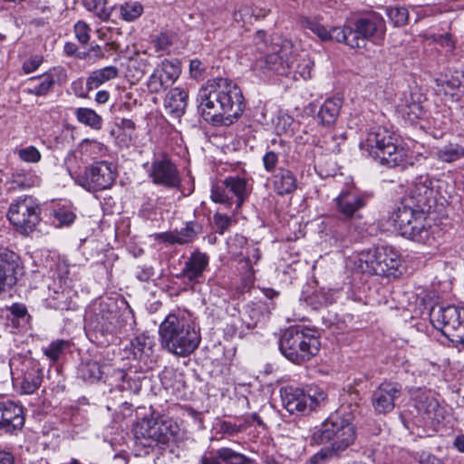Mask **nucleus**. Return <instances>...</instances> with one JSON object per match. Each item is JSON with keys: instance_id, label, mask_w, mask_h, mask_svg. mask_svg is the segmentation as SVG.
Masks as SVG:
<instances>
[{"instance_id": "nucleus-1", "label": "nucleus", "mask_w": 464, "mask_h": 464, "mask_svg": "<svg viewBox=\"0 0 464 464\" xmlns=\"http://www.w3.org/2000/svg\"><path fill=\"white\" fill-rule=\"evenodd\" d=\"M198 113L206 121L230 124L244 111V97L239 87L226 78L208 80L197 94Z\"/></svg>"}, {"instance_id": "nucleus-2", "label": "nucleus", "mask_w": 464, "mask_h": 464, "mask_svg": "<svg viewBox=\"0 0 464 464\" xmlns=\"http://www.w3.org/2000/svg\"><path fill=\"white\" fill-rule=\"evenodd\" d=\"M159 335L161 346L179 357L193 353L201 342L195 317L185 310L169 314L160 324Z\"/></svg>"}, {"instance_id": "nucleus-3", "label": "nucleus", "mask_w": 464, "mask_h": 464, "mask_svg": "<svg viewBox=\"0 0 464 464\" xmlns=\"http://www.w3.org/2000/svg\"><path fill=\"white\" fill-rule=\"evenodd\" d=\"M355 440V427L350 419L339 411L332 413L311 436V444L321 445L331 441V446L322 449L311 458L312 464L323 462L342 454Z\"/></svg>"}, {"instance_id": "nucleus-4", "label": "nucleus", "mask_w": 464, "mask_h": 464, "mask_svg": "<svg viewBox=\"0 0 464 464\" xmlns=\"http://www.w3.org/2000/svg\"><path fill=\"white\" fill-rule=\"evenodd\" d=\"M360 147L382 165L389 168L406 167L407 150L399 145L397 135L386 127L371 128Z\"/></svg>"}, {"instance_id": "nucleus-5", "label": "nucleus", "mask_w": 464, "mask_h": 464, "mask_svg": "<svg viewBox=\"0 0 464 464\" xmlns=\"http://www.w3.org/2000/svg\"><path fill=\"white\" fill-rule=\"evenodd\" d=\"M135 446L149 454L156 448L162 449L173 440L179 431L177 423L160 415L145 416L137 421L132 429Z\"/></svg>"}, {"instance_id": "nucleus-6", "label": "nucleus", "mask_w": 464, "mask_h": 464, "mask_svg": "<svg viewBox=\"0 0 464 464\" xmlns=\"http://www.w3.org/2000/svg\"><path fill=\"white\" fill-rule=\"evenodd\" d=\"M425 210L400 202L388 213L386 222L401 237L428 244L430 239V226L427 224Z\"/></svg>"}, {"instance_id": "nucleus-7", "label": "nucleus", "mask_w": 464, "mask_h": 464, "mask_svg": "<svg viewBox=\"0 0 464 464\" xmlns=\"http://www.w3.org/2000/svg\"><path fill=\"white\" fill-rule=\"evenodd\" d=\"M425 210L400 202L388 213L386 222L401 237L428 244L430 239V226L427 224Z\"/></svg>"}, {"instance_id": "nucleus-8", "label": "nucleus", "mask_w": 464, "mask_h": 464, "mask_svg": "<svg viewBox=\"0 0 464 464\" xmlns=\"http://www.w3.org/2000/svg\"><path fill=\"white\" fill-rule=\"evenodd\" d=\"M335 41L351 48H364L368 41L382 38L385 33V22L377 13H371L346 23L334 31Z\"/></svg>"}, {"instance_id": "nucleus-9", "label": "nucleus", "mask_w": 464, "mask_h": 464, "mask_svg": "<svg viewBox=\"0 0 464 464\" xmlns=\"http://www.w3.org/2000/svg\"><path fill=\"white\" fill-rule=\"evenodd\" d=\"M355 266L363 274L394 278L401 276L403 270L401 255L389 246H379L362 251Z\"/></svg>"}, {"instance_id": "nucleus-10", "label": "nucleus", "mask_w": 464, "mask_h": 464, "mask_svg": "<svg viewBox=\"0 0 464 464\" xmlns=\"http://www.w3.org/2000/svg\"><path fill=\"white\" fill-rule=\"evenodd\" d=\"M321 343L310 329L291 326L279 339V350L290 362L302 364L314 357Z\"/></svg>"}, {"instance_id": "nucleus-11", "label": "nucleus", "mask_w": 464, "mask_h": 464, "mask_svg": "<svg viewBox=\"0 0 464 464\" xmlns=\"http://www.w3.org/2000/svg\"><path fill=\"white\" fill-rule=\"evenodd\" d=\"M430 320L450 342L464 347V307L436 304L430 311Z\"/></svg>"}, {"instance_id": "nucleus-12", "label": "nucleus", "mask_w": 464, "mask_h": 464, "mask_svg": "<svg viewBox=\"0 0 464 464\" xmlns=\"http://www.w3.org/2000/svg\"><path fill=\"white\" fill-rule=\"evenodd\" d=\"M280 394L283 406L291 414H309L324 405L327 400V395L323 391H315L311 394L293 386L282 388Z\"/></svg>"}, {"instance_id": "nucleus-13", "label": "nucleus", "mask_w": 464, "mask_h": 464, "mask_svg": "<svg viewBox=\"0 0 464 464\" xmlns=\"http://www.w3.org/2000/svg\"><path fill=\"white\" fill-rule=\"evenodd\" d=\"M41 208L31 196L18 198L11 203L7 217L10 222L24 232H31L40 221Z\"/></svg>"}, {"instance_id": "nucleus-14", "label": "nucleus", "mask_w": 464, "mask_h": 464, "mask_svg": "<svg viewBox=\"0 0 464 464\" xmlns=\"http://www.w3.org/2000/svg\"><path fill=\"white\" fill-rule=\"evenodd\" d=\"M250 193L247 180L235 176L217 182L211 188V198L216 203L231 206L236 197L237 208H240Z\"/></svg>"}, {"instance_id": "nucleus-15", "label": "nucleus", "mask_w": 464, "mask_h": 464, "mask_svg": "<svg viewBox=\"0 0 464 464\" xmlns=\"http://www.w3.org/2000/svg\"><path fill=\"white\" fill-rule=\"evenodd\" d=\"M147 173L151 182L157 186L167 189H179L181 186L178 167L166 153L154 156Z\"/></svg>"}, {"instance_id": "nucleus-16", "label": "nucleus", "mask_w": 464, "mask_h": 464, "mask_svg": "<svg viewBox=\"0 0 464 464\" xmlns=\"http://www.w3.org/2000/svg\"><path fill=\"white\" fill-rule=\"evenodd\" d=\"M115 180L111 163L98 161L87 167L82 174L76 178V182L88 191H99L111 188Z\"/></svg>"}, {"instance_id": "nucleus-17", "label": "nucleus", "mask_w": 464, "mask_h": 464, "mask_svg": "<svg viewBox=\"0 0 464 464\" xmlns=\"http://www.w3.org/2000/svg\"><path fill=\"white\" fill-rule=\"evenodd\" d=\"M24 274L21 257L14 251L0 248V296L8 293Z\"/></svg>"}, {"instance_id": "nucleus-18", "label": "nucleus", "mask_w": 464, "mask_h": 464, "mask_svg": "<svg viewBox=\"0 0 464 464\" xmlns=\"http://www.w3.org/2000/svg\"><path fill=\"white\" fill-rule=\"evenodd\" d=\"M181 72L180 63L177 59H164L150 74L147 87L150 93H159L171 86Z\"/></svg>"}, {"instance_id": "nucleus-19", "label": "nucleus", "mask_w": 464, "mask_h": 464, "mask_svg": "<svg viewBox=\"0 0 464 464\" xmlns=\"http://www.w3.org/2000/svg\"><path fill=\"white\" fill-rule=\"evenodd\" d=\"M402 394V386L398 382H385L381 383L372 395V405L378 414L391 412L396 401Z\"/></svg>"}, {"instance_id": "nucleus-20", "label": "nucleus", "mask_w": 464, "mask_h": 464, "mask_svg": "<svg viewBox=\"0 0 464 464\" xmlns=\"http://www.w3.org/2000/svg\"><path fill=\"white\" fill-rule=\"evenodd\" d=\"M25 417L21 405L11 401H0V430L15 434L24 425Z\"/></svg>"}, {"instance_id": "nucleus-21", "label": "nucleus", "mask_w": 464, "mask_h": 464, "mask_svg": "<svg viewBox=\"0 0 464 464\" xmlns=\"http://www.w3.org/2000/svg\"><path fill=\"white\" fill-rule=\"evenodd\" d=\"M432 181L429 177H419L413 183L409 195L401 202L412 205L413 208L428 211L433 198Z\"/></svg>"}, {"instance_id": "nucleus-22", "label": "nucleus", "mask_w": 464, "mask_h": 464, "mask_svg": "<svg viewBox=\"0 0 464 464\" xmlns=\"http://www.w3.org/2000/svg\"><path fill=\"white\" fill-rule=\"evenodd\" d=\"M335 201L338 212L345 219L361 218L360 210L366 206L367 197L352 192H342Z\"/></svg>"}, {"instance_id": "nucleus-23", "label": "nucleus", "mask_w": 464, "mask_h": 464, "mask_svg": "<svg viewBox=\"0 0 464 464\" xmlns=\"http://www.w3.org/2000/svg\"><path fill=\"white\" fill-rule=\"evenodd\" d=\"M249 458L228 447H221L210 452V455H203L200 458L201 464H247Z\"/></svg>"}, {"instance_id": "nucleus-24", "label": "nucleus", "mask_w": 464, "mask_h": 464, "mask_svg": "<svg viewBox=\"0 0 464 464\" xmlns=\"http://www.w3.org/2000/svg\"><path fill=\"white\" fill-rule=\"evenodd\" d=\"M55 84V75L52 72L30 77L23 82V92L35 96H45Z\"/></svg>"}, {"instance_id": "nucleus-25", "label": "nucleus", "mask_w": 464, "mask_h": 464, "mask_svg": "<svg viewBox=\"0 0 464 464\" xmlns=\"http://www.w3.org/2000/svg\"><path fill=\"white\" fill-rule=\"evenodd\" d=\"M274 190L279 196L292 194L298 188L296 175L290 169L279 168L273 175Z\"/></svg>"}, {"instance_id": "nucleus-26", "label": "nucleus", "mask_w": 464, "mask_h": 464, "mask_svg": "<svg viewBox=\"0 0 464 464\" xmlns=\"http://www.w3.org/2000/svg\"><path fill=\"white\" fill-rule=\"evenodd\" d=\"M208 265V255L199 251H195L185 262L181 276L190 282L198 281V278L202 276Z\"/></svg>"}, {"instance_id": "nucleus-27", "label": "nucleus", "mask_w": 464, "mask_h": 464, "mask_svg": "<svg viewBox=\"0 0 464 464\" xmlns=\"http://www.w3.org/2000/svg\"><path fill=\"white\" fill-rule=\"evenodd\" d=\"M202 233V226L196 221H188L179 230H174L164 234V241L169 244L185 245L192 242Z\"/></svg>"}, {"instance_id": "nucleus-28", "label": "nucleus", "mask_w": 464, "mask_h": 464, "mask_svg": "<svg viewBox=\"0 0 464 464\" xmlns=\"http://www.w3.org/2000/svg\"><path fill=\"white\" fill-rule=\"evenodd\" d=\"M342 106L343 99L340 97L326 99L317 113L320 124L326 128L333 126L339 117Z\"/></svg>"}, {"instance_id": "nucleus-29", "label": "nucleus", "mask_w": 464, "mask_h": 464, "mask_svg": "<svg viewBox=\"0 0 464 464\" xmlns=\"http://www.w3.org/2000/svg\"><path fill=\"white\" fill-rule=\"evenodd\" d=\"M285 49H281L280 53L274 52L256 61V66L262 70L274 71L277 74H287V58Z\"/></svg>"}, {"instance_id": "nucleus-30", "label": "nucleus", "mask_w": 464, "mask_h": 464, "mask_svg": "<svg viewBox=\"0 0 464 464\" xmlns=\"http://www.w3.org/2000/svg\"><path fill=\"white\" fill-rule=\"evenodd\" d=\"M188 93L180 88L171 89L164 101L166 110L176 118L185 113Z\"/></svg>"}, {"instance_id": "nucleus-31", "label": "nucleus", "mask_w": 464, "mask_h": 464, "mask_svg": "<svg viewBox=\"0 0 464 464\" xmlns=\"http://www.w3.org/2000/svg\"><path fill=\"white\" fill-rule=\"evenodd\" d=\"M415 408L420 414H422L424 418L431 421H440V418L442 416V409L439 401L424 394L415 400Z\"/></svg>"}, {"instance_id": "nucleus-32", "label": "nucleus", "mask_w": 464, "mask_h": 464, "mask_svg": "<svg viewBox=\"0 0 464 464\" xmlns=\"http://www.w3.org/2000/svg\"><path fill=\"white\" fill-rule=\"evenodd\" d=\"M314 62L307 55H296L287 58V73L294 72L305 80L311 77Z\"/></svg>"}, {"instance_id": "nucleus-33", "label": "nucleus", "mask_w": 464, "mask_h": 464, "mask_svg": "<svg viewBox=\"0 0 464 464\" xmlns=\"http://www.w3.org/2000/svg\"><path fill=\"white\" fill-rule=\"evenodd\" d=\"M118 72V68L115 66H106L93 71L86 80L87 90L92 91L99 88L102 84L116 78Z\"/></svg>"}, {"instance_id": "nucleus-34", "label": "nucleus", "mask_w": 464, "mask_h": 464, "mask_svg": "<svg viewBox=\"0 0 464 464\" xmlns=\"http://www.w3.org/2000/svg\"><path fill=\"white\" fill-rule=\"evenodd\" d=\"M77 374L84 382L93 383L102 378L103 370L99 362L90 360L79 365Z\"/></svg>"}, {"instance_id": "nucleus-35", "label": "nucleus", "mask_w": 464, "mask_h": 464, "mask_svg": "<svg viewBox=\"0 0 464 464\" xmlns=\"http://www.w3.org/2000/svg\"><path fill=\"white\" fill-rule=\"evenodd\" d=\"M263 304L261 303L248 304L241 314V322L248 330L254 329L263 316Z\"/></svg>"}, {"instance_id": "nucleus-36", "label": "nucleus", "mask_w": 464, "mask_h": 464, "mask_svg": "<svg viewBox=\"0 0 464 464\" xmlns=\"http://www.w3.org/2000/svg\"><path fill=\"white\" fill-rule=\"evenodd\" d=\"M435 157L441 162L452 163L464 158V147L458 143H449L435 152Z\"/></svg>"}, {"instance_id": "nucleus-37", "label": "nucleus", "mask_w": 464, "mask_h": 464, "mask_svg": "<svg viewBox=\"0 0 464 464\" xmlns=\"http://www.w3.org/2000/svg\"><path fill=\"white\" fill-rule=\"evenodd\" d=\"M43 381V371L38 367H33L27 370L21 382V388L26 394L34 392Z\"/></svg>"}, {"instance_id": "nucleus-38", "label": "nucleus", "mask_w": 464, "mask_h": 464, "mask_svg": "<svg viewBox=\"0 0 464 464\" xmlns=\"http://www.w3.org/2000/svg\"><path fill=\"white\" fill-rule=\"evenodd\" d=\"M83 5L102 21L109 20L111 11L114 9L109 0H83Z\"/></svg>"}, {"instance_id": "nucleus-39", "label": "nucleus", "mask_w": 464, "mask_h": 464, "mask_svg": "<svg viewBox=\"0 0 464 464\" xmlns=\"http://www.w3.org/2000/svg\"><path fill=\"white\" fill-rule=\"evenodd\" d=\"M40 179L32 171H16L13 173L11 183L13 188L24 189L37 186Z\"/></svg>"}, {"instance_id": "nucleus-40", "label": "nucleus", "mask_w": 464, "mask_h": 464, "mask_svg": "<svg viewBox=\"0 0 464 464\" xmlns=\"http://www.w3.org/2000/svg\"><path fill=\"white\" fill-rule=\"evenodd\" d=\"M302 26L309 29L314 34H316L322 41L327 40H334V30L338 27H333L331 30H327L322 24H320L317 20L312 19L309 17H304L302 19Z\"/></svg>"}, {"instance_id": "nucleus-41", "label": "nucleus", "mask_w": 464, "mask_h": 464, "mask_svg": "<svg viewBox=\"0 0 464 464\" xmlns=\"http://www.w3.org/2000/svg\"><path fill=\"white\" fill-rule=\"evenodd\" d=\"M75 116L79 122L93 130H101L102 127V118L92 109L78 108L75 111Z\"/></svg>"}, {"instance_id": "nucleus-42", "label": "nucleus", "mask_w": 464, "mask_h": 464, "mask_svg": "<svg viewBox=\"0 0 464 464\" xmlns=\"http://www.w3.org/2000/svg\"><path fill=\"white\" fill-rule=\"evenodd\" d=\"M121 383L120 389L122 391H129L131 393L137 394L141 389V382L144 377L136 372H121Z\"/></svg>"}, {"instance_id": "nucleus-43", "label": "nucleus", "mask_w": 464, "mask_h": 464, "mask_svg": "<svg viewBox=\"0 0 464 464\" xmlns=\"http://www.w3.org/2000/svg\"><path fill=\"white\" fill-rule=\"evenodd\" d=\"M132 353L136 359L143 360L152 353L151 342L146 336H137L131 341Z\"/></svg>"}, {"instance_id": "nucleus-44", "label": "nucleus", "mask_w": 464, "mask_h": 464, "mask_svg": "<svg viewBox=\"0 0 464 464\" xmlns=\"http://www.w3.org/2000/svg\"><path fill=\"white\" fill-rule=\"evenodd\" d=\"M143 13V6L138 1H129L120 5L121 17L126 22L138 19Z\"/></svg>"}, {"instance_id": "nucleus-45", "label": "nucleus", "mask_w": 464, "mask_h": 464, "mask_svg": "<svg viewBox=\"0 0 464 464\" xmlns=\"http://www.w3.org/2000/svg\"><path fill=\"white\" fill-rule=\"evenodd\" d=\"M71 343L65 340H56L52 342L47 348L44 349V354L53 362H56L70 349Z\"/></svg>"}, {"instance_id": "nucleus-46", "label": "nucleus", "mask_w": 464, "mask_h": 464, "mask_svg": "<svg viewBox=\"0 0 464 464\" xmlns=\"http://www.w3.org/2000/svg\"><path fill=\"white\" fill-rule=\"evenodd\" d=\"M386 14L391 23L395 26L404 25L409 17L407 8L403 6H390L386 8Z\"/></svg>"}, {"instance_id": "nucleus-47", "label": "nucleus", "mask_w": 464, "mask_h": 464, "mask_svg": "<svg viewBox=\"0 0 464 464\" xmlns=\"http://www.w3.org/2000/svg\"><path fill=\"white\" fill-rule=\"evenodd\" d=\"M437 91L442 92L445 95L454 96L456 92L460 88L461 83L458 78H451L450 80L437 79Z\"/></svg>"}, {"instance_id": "nucleus-48", "label": "nucleus", "mask_w": 464, "mask_h": 464, "mask_svg": "<svg viewBox=\"0 0 464 464\" xmlns=\"http://www.w3.org/2000/svg\"><path fill=\"white\" fill-rule=\"evenodd\" d=\"M245 426L242 424H236L230 421L222 420L217 424L216 432L223 436H235L244 430Z\"/></svg>"}, {"instance_id": "nucleus-49", "label": "nucleus", "mask_w": 464, "mask_h": 464, "mask_svg": "<svg viewBox=\"0 0 464 464\" xmlns=\"http://www.w3.org/2000/svg\"><path fill=\"white\" fill-rule=\"evenodd\" d=\"M260 258V251L256 247L247 249L246 256L242 260L243 268L246 269L247 277L250 278L254 276L253 264H256Z\"/></svg>"}, {"instance_id": "nucleus-50", "label": "nucleus", "mask_w": 464, "mask_h": 464, "mask_svg": "<svg viewBox=\"0 0 464 464\" xmlns=\"http://www.w3.org/2000/svg\"><path fill=\"white\" fill-rule=\"evenodd\" d=\"M102 319L103 320L102 326L105 328V331L114 334L117 330V324L119 319V312L117 308L111 309L107 314L102 313Z\"/></svg>"}, {"instance_id": "nucleus-51", "label": "nucleus", "mask_w": 464, "mask_h": 464, "mask_svg": "<svg viewBox=\"0 0 464 464\" xmlns=\"http://www.w3.org/2000/svg\"><path fill=\"white\" fill-rule=\"evenodd\" d=\"M231 218L220 213H216L213 216V229L216 233L223 235L231 227Z\"/></svg>"}, {"instance_id": "nucleus-52", "label": "nucleus", "mask_w": 464, "mask_h": 464, "mask_svg": "<svg viewBox=\"0 0 464 464\" xmlns=\"http://www.w3.org/2000/svg\"><path fill=\"white\" fill-rule=\"evenodd\" d=\"M17 155L23 161L29 163H36L41 160L40 151L34 146L18 150Z\"/></svg>"}, {"instance_id": "nucleus-53", "label": "nucleus", "mask_w": 464, "mask_h": 464, "mask_svg": "<svg viewBox=\"0 0 464 464\" xmlns=\"http://www.w3.org/2000/svg\"><path fill=\"white\" fill-rule=\"evenodd\" d=\"M8 311L14 319H16L18 322L27 323L31 317L24 304L14 303L8 308Z\"/></svg>"}, {"instance_id": "nucleus-54", "label": "nucleus", "mask_w": 464, "mask_h": 464, "mask_svg": "<svg viewBox=\"0 0 464 464\" xmlns=\"http://www.w3.org/2000/svg\"><path fill=\"white\" fill-rule=\"evenodd\" d=\"M44 57L40 54L31 55L23 62L22 70L25 74L35 72L43 63Z\"/></svg>"}, {"instance_id": "nucleus-55", "label": "nucleus", "mask_w": 464, "mask_h": 464, "mask_svg": "<svg viewBox=\"0 0 464 464\" xmlns=\"http://www.w3.org/2000/svg\"><path fill=\"white\" fill-rule=\"evenodd\" d=\"M90 26L83 21H78L74 24V34L82 44H86L90 40Z\"/></svg>"}, {"instance_id": "nucleus-56", "label": "nucleus", "mask_w": 464, "mask_h": 464, "mask_svg": "<svg viewBox=\"0 0 464 464\" xmlns=\"http://www.w3.org/2000/svg\"><path fill=\"white\" fill-rule=\"evenodd\" d=\"M54 218L59 222V226H69L74 221L75 215L70 210L58 209L54 213Z\"/></svg>"}, {"instance_id": "nucleus-57", "label": "nucleus", "mask_w": 464, "mask_h": 464, "mask_svg": "<svg viewBox=\"0 0 464 464\" xmlns=\"http://www.w3.org/2000/svg\"><path fill=\"white\" fill-rule=\"evenodd\" d=\"M172 45V38L166 33H161L154 40V46L157 51H166Z\"/></svg>"}, {"instance_id": "nucleus-58", "label": "nucleus", "mask_w": 464, "mask_h": 464, "mask_svg": "<svg viewBox=\"0 0 464 464\" xmlns=\"http://www.w3.org/2000/svg\"><path fill=\"white\" fill-rule=\"evenodd\" d=\"M277 162H278V155L272 150L267 151L263 156L264 168L268 172H272L276 169Z\"/></svg>"}, {"instance_id": "nucleus-59", "label": "nucleus", "mask_w": 464, "mask_h": 464, "mask_svg": "<svg viewBox=\"0 0 464 464\" xmlns=\"http://www.w3.org/2000/svg\"><path fill=\"white\" fill-rule=\"evenodd\" d=\"M416 459L420 464H443L440 459L427 451L418 452Z\"/></svg>"}, {"instance_id": "nucleus-60", "label": "nucleus", "mask_w": 464, "mask_h": 464, "mask_svg": "<svg viewBox=\"0 0 464 464\" xmlns=\"http://www.w3.org/2000/svg\"><path fill=\"white\" fill-rule=\"evenodd\" d=\"M205 67L201 61L194 59L190 61L189 72L190 75L194 79H200L203 76Z\"/></svg>"}, {"instance_id": "nucleus-61", "label": "nucleus", "mask_w": 464, "mask_h": 464, "mask_svg": "<svg viewBox=\"0 0 464 464\" xmlns=\"http://www.w3.org/2000/svg\"><path fill=\"white\" fill-rule=\"evenodd\" d=\"M63 51L67 56H77L82 58L81 53H78V47L74 43L67 42L63 46Z\"/></svg>"}, {"instance_id": "nucleus-62", "label": "nucleus", "mask_w": 464, "mask_h": 464, "mask_svg": "<svg viewBox=\"0 0 464 464\" xmlns=\"http://www.w3.org/2000/svg\"><path fill=\"white\" fill-rule=\"evenodd\" d=\"M0 464H15L14 454L11 451L0 450Z\"/></svg>"}, {"instance_id": "nucleus-63", "label": "nucleus", "mask_w": 464, "mask_h": 464, "mask_svg": "<svg viewBox=\"0 0 464 464\" xmlns=\"http://www.w3.org/2000/svg\"><path fill=\"white\" fill-rule=\"evenodd\" d=\"M110 93L107 91H99L95 96V102L100 104H104L108 102Z\"/></svg>"}, {"instance_id": "nucleus-64", "label": "nucleus", "mask_w": 464, "mask_h": 464, "mask_svg": "<svg viewBox=\"0 0 464 464\" xmlns=\"http://www.w3.org/2000/svg\"><path fill=\"white\" fill-rule=\"evenodd\" d=\"M454 446L459 451L464 452V435H459L456 437Z\"/></svg>"}]
</instances>
